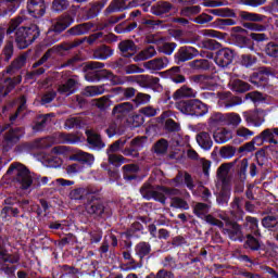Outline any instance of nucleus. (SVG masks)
<instances>
[{
    "instance_id": "obj_23",
    "label": "nucleus",
    "mask_w": 278,
    "mask_h": 278,
    "mask_svg": "<svg viewBox=\"0 0 278 278\" xmlns=\"http://www.w3.org/2000/svg\"><path fill=\"white\" fill-rule=\"evenodd\" d=\"M194 97H197V91L188 86H182L181 88L177 89L173 94V99H175V101L179 99H190Z\"/></svg>"
},
{
    "instance_id": "obj_12",
    "label": "nucleus",
    "mask_w": 278,
    "mask_h": 278,
    "mask_svg": "<svg viewBox=\"0 0 278 278\" xmlns=\"http://www.w3.org/2000/svg\"><path fill=\"white\" fill-rule=\"evenodd\" d=\"M233 55H235L233 50L229 48H224L216 52L214 62L220 68H226V66H229V64L233 62Z\"/></svg>"
},
{
    "instance_id": "obj_18",
    "label": "nucleus",
    "mask_w": 278,
    "mask_h": 278,
    "mask_svg": "<svg viewBox=\"0 0 278 278\" xmlns=\"http://www.w3.org/2000/svg\"><path fill=\"white\" fill-rule=\"evenodd\" d=\"M87 142L93 151H101V149H105V143L101 140V136L90 130L87 131Z\"/></svg>"
},
{
    "instance_id": "obj_46",
    "label": "nucleus",
    "mask_w": 278,
    "mask_h": 278,
    "mask_svg": "<svg viewBox=\"0 0 278 278\" xmlns=\"http://www.w3.org/2000/svg\"><path fill=\"white\" fill-rule=\"evenodd\" d=\"M25 105H27V98H25V96H22L20 98V105H18L17 110L15 111V113L13 115L10 116L11 123H14V121H16V118H18V114H21L23 112V110H25Z\"/></svg>"
},
{
    "instance_id": "obj_42",
    "label": "nucleus",
    "mask_w": 278,
    "mask_h": 278,
    "mask_svg": "<svg viewBox=\"0 0 278 278\" xmlns=\"http://www.w3.org/2000/svg\"><path fill=\"white\" fill-rule=\"evenodd\" d=\"M68 5H71L68 0H53L52 12H64V10L68 9Z\"/></svg>"
},
{
    "instance_id": "obj_48",
    "label": "nucleus",
    "mask_w": 278,
    "mask_h": 278,
    "mask_svg": "<svg viewBox=\"0 0 278 278\" xmlns=\"http://www.w3.org/2000/svg\"><path fill=\"white\" fill-rule=\"evenodd\" d=\"M10 212L13 218H18V214H21V211L17 207L3 206L1 210V216H3V218H8V216H10Z\"/></svg>"
},
{
    "instance_id": "obj_19",
    "label": "nucleus",
    "mask_w": 278,
    "mask_h": 278,
    "mask_svg": "<svg viewBox=\"0 0 278 278\" xmlns=\"http://www.w3.org/2000/svg\"><path fill=\"white\" fill-rule=\"evenodd\" d=\"M27 64V56L25 54L20 55L17 59L13 60L10 66L3 71V75H13L14 71H21L23 66Z\"/></svg>"
},
{
    "instance_id": "obj_28",
    "label": "nucleus",
    "mask_w": 278,
    "mask_h": 278,
    "mask_svg": "<svg viewBox=\"0 0 278 278\" xmlns=\"http://www.w3.org/2000/svg\"><path fill=\"white\" fill-rule=\"evenodd\" d=\"M229 86L230 89L233 90V92H249V90H251V85L241 79L231 80Z\"/></svg>"
},
{
    "instance_id": "obj_15",
    "label": "nucleus",
    "mask_w": 278,
    "mask_h": 278,
    "mask_svg": "<svg viewBox=\"0 0 278 278\" xmlns=\"http://www.w3.org/2000/svg\"><path fill=\"white\" fill-rule=\"evenodd\" d=\"M243 117L245 118L249 125H253V127H262L264 125V111L255 110V111H247L243 112Z\"/></svg>"
},
{
    "instance_id": "obj_47",
    "label": "nucleus",
    "mask_w": 278,
    "mask_h": 278,
    "mask_svg": "<svg viewBox=\"0 0 278 278\" xmlns=\"http://www.w3.org/2000/svg\"><path fill=\"white\" fill-rule=\"evenodd\" d=\"M170 207H176L177 210H190L187 201L181 198H172Z\"/></svg>"
},
{
    "instance_id": "obj_13",
    "label": "nucleus",
    "mask_w": 278,
    "mask_h": 278,
    "mask_svg": "<svg viewBox=\"0 0 278 278\" xmlns=\"http://www.w3.org/2000/svg\"><path fill=\"white\" fill-rule=\"evenodd\" d=\"M23 0H0V18L12 16L21 8Z\"/></svg>"
},
{
    "instance_id": "obj_32",
    "label": "nucleus",
    "mask_w": 278,
    "mask_h": 278,
    "mask_svg": "<svg viewBox=\"0 0 278 278\" xmlns=\"http://www.w3.org/2000/svg\"><path fill=\"white\" fill-rule=\"evenodd\" d=\"M86 212L88 214H94L96 216H101L104 212L103 204L99 202H89L86 205Z\"/></svg>"
},
{
    "instance_id": "obj_10",
    "label": "nucleus",
    "mask_w": 278,
    "mask_h": 278,
    "mask_svg": "<svg viewBox=\"0 0 278 278\" xmlns=\"http://www.w3.org/2000/svg\"><path fill=\"white\" fill-rule=\"evenodd\" d=\"M161 187H153V185L147 182L144 184L141 189V195L143 199H147L148 201L151 199H154V201H159V203H166V197L163 195Z\"/></svg>"
},
{
    "instance_id": "obj_63",
    "label": "nucleus",
    "mask_w": 278,
    "mask_h": 278,
    "mask_svg": "<svg viewBox=\"0 0 278 278\" xmlns=\"http://www.w3.org/2000/svg\"><path fill=\"white\" fill-rule=\"evenodd\" d=\"M202 36H206L207 38H218L223 39L225 36H223V33L214 29H204L201 31Z\"/></svg>"
},
{
    "instance_id": "obj_45",
    "label": "nucleus",
    "mask_w": 278,
    "mask_h": 278,
    "mask_svg": "<svg viewBox=\"0 0 278 278\" xmlns=\"http://www.w3.org/2000/svg\"><path fill=\"white\" fill-rule=\"evenodd\" d=\"M106 155L110 164H113V166H121L125 164V159L123 155L114 154L113 152H109Z\"/></svg>"
},
{
    "instance_id": "obj_57",
    "label": "nucleus",
    "mask_w": 278,
    "mask_h": 278,
    "mask_svg": "<svg viewBox=\"0 0 278 278\" xmlns=\"http://www.w3.org/2000/svg\"><path fill=\"white\" fill-rule=\"evenodd\" d=\"M168 150V142L164 139H161L160 141H157L154 146V151L155 153H157L159 155H162L163 153H165Z\"/></svg>"
},
{
    "instance_id": "obj_21",
    "label": "nucleus",
    "mask_w": 278,
    "mask_h": 278,
    "mask_svg": "<svg viewBox=\"0 0 278 278\" xmlns=\"http://www.w3.org/2000/svg\"><path fill=\"white\" fill-rule=\"evenodd\" d=\"M131 110H134V104L130 102H124L114 106L112 114L115 118H123V116H127Z\"/></svg>"
},
{
    "instance_id": "obj_50",
    "label": "nucleus",
    "mask_w": 278,
    "mask_h": 278,
    "mask_svg": "<svg viewBox=\"0 0 278 278\" xmlns=\"http://www.w3.org/2000/svg\"><path fill=\"white\" fill-rule=\"evenodd\" d=\"M94 105H97L99 110H108V108H111L112 105V100L108 97H102L94 100Z\"/></svg>"
},
{
    "instance_id": "obj_64",
    "label": "nucleus",
    "mask_w": 278,
    "mask_h": 278,
    "mask_svg": "<svg viewBox=\"0 0 278 278\" xmlns=\"http://www.w3.org/2000/svg\"><path fill=\"white\" fill-rule=\"evenodd\" d=\"M265 52L269 58H278V46L275 43H268Z\"/></svg>"
},
{
    "instance_id": "obj_35",
    "label": "nucleus",
    "mask_w": 278,
    "mask_h": 278,
    "mask_svg": "<svg viewBox=\"0 0 278 278\" xmlns=\"http://www.w3.org/2000/svg\"><path fill=\"white\" fill-rule=\"evenodd\" d=\"M157 52L155 51V48L149 47L146 50H142L137 56H135V62H142L144 60H149L153 58Z\"/></svg>"
},
{
    "instance_id": "obj_44",
    "label": "nucleus",
    "mask_w": 278,
    "mask_h": 278,
    "mask_svg": "<svg viewBox=\"0 0 278 278\" xmlns=\"http://www.w3.org/2000/svg\"><path fill=\"white\" fill-rule=\"evenodd\" d=\"M144 78L146 84L153 88V90H162V85H160V78L153 76H142Z\"/></svg>"
},
{
    "instance_id": "obj_34",
    "label": "nucleus",
    "mask_w": 278,
    "mask_h": 278,
    "mask_svg": "<svg viewBox=\"0 0 278 278\" xmlns=\"http://www.w3.org/2000/svg\"><path fill=\"white\" fill-rule=\"evenodd\" d=\"M105 92L104 86H89L86 87L83 91L85 97H98V94H103Z\"/></svg>"
},
{
    "instance_id": "obj_8",
    "label": "nucleus",
    "mask_w": 278,
    "mask_h": 278,
    "mask_svg": "<svg viewBox=\"0 0 278 278\" xmlns=\"http://www.w3.org/2000/svg\"><path fill=\"white\" fill-rule=\"evenodd\" d=\"M71 52V43H59L53 46L52 48L48 49L46 53L33 64V68H39L43 64H47L48 60H51L53 54L56 55H66Z\"/></svg>"
},
{
    "instance_id": "obj_54",
    "label": "nucleus",
    "mask_w": 278,
    "mask_h": 278,
    "mask_svg": "<svg viewBox=\"0 0 278 278\" xmlns=\"http://www.w3.org/2000/svg\"><path fill=\"white\" fill-rule=\"evenodd\" d=\"M219 155L224 160H231L236 155V149L233 147H224L220 149Z\"/></svg>"
},
{
    "instance_id": "obj_16",
    "label": "nucleus",
    "mask_w": 278,
    "mask_h": 278,
    "mask_svg": "<svg viewBox=\"0 0 278 278\" xmlns=\"http://www.w3.org/2000/svg\"><path fill=\"white\" fill-rule=\"evenodd\" d=\"M169 61L168 58H157L143 63V66L150 73H157V71H162L168 66Z\"/></svg>"
},
{
    "instance_id": "obj_53",
    "label": "nucleus",
    "mask_w": 278,
    "mask_h": 278,
    "mask_svg": "<svg viewBox=\"0 0 278 278\" xmlns=\"http://www.w3.org/2000/svg\"><path fill=\"white\" fill-rule=\"evenodd\" d=\"M53 138L59 144H68V142H71V134L56 132Z\"/></svg>"
},
{
    "instance_id": "obj_31",
    "label": "nucleus",
    "mask_w": 278,
    "mask_h": 278,
    "mask_svg": "<svg viewBox=\"0 0 278 278\" xmlns=\"http://www.w3.org/2000/svg\"><path fill=\"white\" fill-rule=\"evenodd\" d=\"M14 55V42L8 41L2 49L1 60L3 62H10Z\"/></svg>"
},
{
    "instance_id": "obj_33",
    "label": "nucleus",
    "mask_w": 278,
    "mask_h": 278,
    "mask_svg": "<svg viewBox=\"0 0 278 278\" xmlns=\"http://www.w3.org/2000/svg\"><path fill=\"white\" fill-rule=\"evenodd\" d=\"M113 54L114 51L110 49V47L103 46L94 52L93 58L96 60H108V58H112Z\"/></svg>"
},
{
    "instance_id": "obj_7",
    "label": "nucleus",
    "mask_w": 278,
    "mask_h": 278,
    "mask_svg": "<svg viewBox=\"0 0 278 278\" xmlns=\"http://www.w3.org/2000/svg\"><path fill=\"white\" fill-rule=\"evenodd\" d=\"M71 160L72 162H79V163H72L71 173H80V170H83L84 168V166H81V163L88 164L89 166H92V164H94V155L90 153H86L81 150L72 149Z\"/></svg>"
},
{
    "instance_id": "obj_3",
    "label": "nucleus",
    "mask_w": 278,
    "mask_h": 278,
    "mask_svg": "<svg viewBox=\"0 0 278 278\" xmlns=\"http://www.w3.org/2000/svg\"><path fill=\"white\" fill-rule=\"evenodd\" d=\"M71 26V13H65L61 16V18L52 25L48 31L46 33V37L39 43L40 48L51 47L55 45V42H60V34L64 31V29Z\"/></svg>"
},
{
    "instance_id": "obj_14",
    "label": "nucleus",
    "mask_w": 278,
    "mask_h": 278,
    "mask_svg": "<svg viewBox=\"0 0 278 278\" xmlns=\"http://www.w3.org/2000/svg\"><path fill=\"white\" fill-rule=\"evenodd\" d=\"M227 175H229V165L223 164L217 170V177L222 181L223 187L220 194L225 200L229 199V192L231 190V188L227 184Z\"/></svg>"
},
{
    "instance_id": "obj_11",
    "label": "nucleus",
    "mask_w": 278,
    "mask_h": 278,
    "mask_svg": "<svg viewBox=\"0 0 278 278\" xmlns=\"http://www.w3.org/2000/svg\"><path fill=\"white\" fill-rule=\"evenodd\" d=\"M27 11L33 18H42L47 14V2L45 0H27Z\"/></svg>"
},
{
    "instance_id": "obj_6",
    "label": "nucleus",
    "mask_w": 278,
    "mask_h": 278,
    "mask_svg": "<svg viewBox=\"0 0 278 278\" xmlns=\"http://www.w3.org/2000/svg\"><path fill=\"white\" fill-rule=\"evenodd\" d=\"M142 7L144 12H149L151 2H142L140 0H113L106 8L108 14L114 12H123L124 10H131V8Z\"/></svg>"
},
{
    "instance_id": "obj_40",
    "label": "nucleus",
    "mask_w": 278,
    "mask_h": 278,
    "mask_svg": "<svg viewBox=\"0 0 278 278\" xmlns=\"http://www.w3.org/2000/svg\"><path fill=\"white\" fill-rule=\"evenodd\" d=\"M210 13L214 14V16L236 17V13L229 8L213 9V10H210Z\"/></svg>"
},
{
    "instance_id": "obj_56",
    "label": "nucleus",
    "mask_w": 278,
    "mask_h": 278,
    "mask_svg": "<svg viewBox=\"0 0 278 278\" xmlns=\"http://www.w3.org/2000/svg\"><path fill=\"white\" fill-rule=\"evenodd\" d=\"M58 92L67 97L71 94V74H67L66 83L59 86Z\"/></svg>"
},
{
    "instance_id": "obj_1",
    "label": "nucleus",
    "mask_w": 278,
    "mask_h": 278,
    "mask_svg": "<svg viewBox=\"0 0 278 278\" xmlns=\"http://www.w3.org/2000/svg\"><path fill=\"white\" fill-rule=\"evenodd\" d=\"M7 175H13V181L17 184L21 190H29L30 188H38L49 184V177L34 176L27 166L18 162H14L9 166Z\"/></svg>"
},
{
    "instance_id": "obj_20",
    "label": "nucleus",
    "mask_w": 278,
    "mask_h": 278,
    "mask_svg": "<svg viewBox=\"0 0 278 278\" xmlns=\"http://www.w3.org/2000/svg\"><path fill=\"white\" fill-rule=\"evenodd\" d=\"M224 233L230 238V240H242V230L240 229V225L230 223L227 224V228L224 229Z\"/></svg>"
},
{
    "instance_id": "obj_38",
    "label": "nucleus",
    "mask_w": 278,
    "mask_h": 278,
    "mask_svg": "<svg viewBox=\"0 0 278 278\" xmlns=\"http://www.w3.org/2000/svg\"><path fill=\"white\" fill-rule=\"evenodd\" d=\"M239 16L242 18V21H252L254 23H260L264 20V17L260 14L250 13L247 11H240Z\"/></svg>"
},
{
    "instance_id": "obj_30",
    "label": "nucleus",
    "mask_w": 278,
    "mask_h": 278,
    "mask_svg": "<svg viewBox=\"0 0 278 278\" xmlns=\"http://www.w3.org/2000/svg\"><path fill=\"white\" fill-rule=\"evenodd\" d=\"M51 121V114L41 115L38 117V121L33 126L34 131H45L47 129V125H49Z\"/></svg>"
},
{
    "instance_id": "obj_52",
    "label": "nucleus",
    "mask_w": 278,
    "mask_h": 278,
    "mask_svg": "<svg viewBox=\"0 0 278 278\" xmlns=\"http://www.w3.org/2000/svg\"><path fill=\"white\" fill-rule=\"evenodd\" d=\"M262 225L265 227V229H275V227L278 225L277 217L269 215L263 218Z\"/></svg>"
},
{
    "instance_id": "obj_60",
    "label": "nucleus",
    "mask_w": 278,
    "mask_h": 278,
    "mask_svg": "<svg viewBox=\"0 0 278 278\" xmlns=\"http://www.w3.org/2000/svg\"><path fill=\"white\" fill-rule=\"evenodd\" d=\"M201 12L200 5L187 7L181 10L182 16H194V14H199Z\"/></svg>"
},
{
    "instance_id": "obj_4",
    "label": "nucleus",
    "mask_w": 278,
    "mask_h": 278,
    "mask_svg": "<svg viewBox=\"0 0 278 278\" xmlns=\"http://www.w3.org/2000/svg\"><path fill=\"white\" fill-rule=\"evenodd\" d=\"M9 129V130H8ZM7 131L3 137L2 147L3 151H12L16 144L21 142V139L25 136L24 127H10V124H0V134Z\"/></svg>"
},
{
    "instance_id": "obj_25",
    "label": "nucleus",
    "mask_w": 278,
    "mask_h": 278,
    "mask_svg": "<svg viewBox=\"0 0 278 278\" xmlns=\"http://www.w3.org/2000/svg\"><path fill=\"white\" fill-rule=\"evenodd\" d=\"M213 138L217 144H225V142H229V140H231L232 135L229 130L220 128L214 132Z\"/></svg>"
},
{
    "instance_id": "obj_29",
    "label": "nucleus",
    "mask_w": 278,
    "mask_h": 278,
    "mask_svg": "<svg viewBox=\"0 0 278 278\" xmlns=\"http://www.w3.org/2000/svg\"><path fill=\"white\" fill-rule=\"evenodd\" d=\"M170 3L161 1L151 8V12L155 14V16H162V14L170 12Z\"/></svg>"
},
{
    "instance_id": "obj_55",
    "label": "nucleus",
    "mask_w": 278,
    "mask_h": 278,
    "mask_svg": "<svg viewBox=\"0 0 278 278\" xmlns=\"http://www.w3.org/2000/svg\"><path fill=\"white\" fill-rule=\"evenodd\" d=\"M127 144V140L125 139H119L115 141L113 144L110 146V148L106 150V153H116L123 149Z\"/></svg>"
},
{
    "instance_id": "obj_26",
    "label": "nucleus",
    "mask_w": 278,
    "mask_h": 278,
    "mask_svg": "<svg viewBox=\"0 0 278 278\" xmlns=\"http://www.w3.org/2000/svg\"><path fill=\"white\" fill-rule=\"evenodd\" d=\"M119 50L124 58H131L136 53V43L131 40H124L119 43Z\"/></svg>"
},
{
    "instance_id": "obj_51",
    "label": "nucleus",
    "mask_w": 278,
    "mask_h": 278,
    "mask_svg": "<svg viewBox=\"0 0 278 278\" xmlns=\"http://www.w3.org/2000/svg\"><path fill=\"white\" fill-rule=\"evenodd\" d=\"M255 132L249 130L247 127H239L236 130V136L242 140H249L251 136H254Z\"/></svg>"
},
{
    "instance_id": "obj_2",
    "label": "nucleus",
    "mask_w": 278,
    "mask_h": 278,
    "mask_svg": "<svg viewBox=\"0 0 278 278\" xmlns=\"http://www.w3.org/2000/svg\"><path fill=\"white\" fill-rule=\"evenodd\" d=\"M18 25L17 21L12 22L7 34L8 36L14 34L17 48L27 49L29 45H34L40 38V27L36 24H31L29 27H18Z\"/></svg>"
},
{
    "instance_id": "obj_39",
    "label": "nucleus",
    "mask_w": 278,
    "mask_h": 278,
    "mask_svg": "<svg viewBox=\"0 0 278 278\" xmlns=\"http://www.w3.org/2000/svg\"><path fill=\"white\" fill-rule=\"evenodd\" d=\"M48 68H50L49 64H45L43 67H36L33 71L26 73V78L36 79L37 77H40V75H45Z\"/></svg>"
},
{
    "instance_id": "obj_37",
    "label": "nucleus",
    "mask_w": 278,
    "mask_h": 278,
    "mask_svg": "<svg viewBox=\"0 0 278 278\" xmlns=\"http://www.w3.org/2000/svg\"><path fill=\"white\" fill-rule=\"evenodd\" d=\"M135 251L137 255L142 260V257H147V255L151 253V244L147 242H140L139 244L136 245Z\"/></svg>"
},
{
    "instance_id": "obj_49",
    "label": "nucleus",
    "mask_w": 278,
    "mask_h": 278,
    "mask_svg": "<svg viewBox=\"0 0 278 278\" xmlns=\"http://www.w3.org/2000/svg\"><path fill=\"white\" fill-rule=\"evenodd\" d=\"M225 118L229 123V125H233L235 127H238V125L242 123V117H240V114L238 113H227L225 115Z\"/></svg>"
},
{
    "instance_id": "obj_61",
    "label": "nucleus",
    "mask_w": 278,
    "mask_h": 278,
    "mask_svg": "<svg viewBox=\"0 0 278 278\" xmlns=\"http://www.w3.org/2000/svg\"><path fill=\"white\" fill-rule=\"evenodd\" d=\"M245 249L257 251V249H260V241H257V239H255L253 236L249 235L245 242Z\"/></svg>"
},
{
    "instance_id": "obj_27",
    "label": "nucleus",
    "mask_w": 278,
    "mask_h": 278,
    "mask_svg": "<svg viewBox=\"0 0 278 278\" xmlns=\"http://www.w3.org/2000/svg\"><path fill=\"white\" fill-rule=\"evenodd\" d=\"M254 140H262V142H269V144H277L275 139V128H267L261 132L260 136L255 137Z\"/></svg>"
},
{
    "instance_id": "obj_36",
    "label": "nucleus",
    "mask_w": 278,
    "mask_h": 278,
    "mask_svg": "<svg viewBox=\"0 0 278 278\" xmlns=\"http://www.w3.org/2000/svg\"><path fill=\"white\" fill-rule=\"evenodd\" d=\"M189 66L193 71H207L210 68V61L205 59L194 60L189 63Z\"/></svg>"
},
{
    "instance_id": "obj_5",
    "label": "nucleus",
    "mask_w": 278,
    "mask_h": 278,
    "mask_svg": "<svg viewBox=\"0 0 278 278\" xmlns=\"http://www.w3.org/2000/svg\"><path fill=\"white\" fill-rule=\"evenodd\" d=\"M176 110L187 116H205L207 114V105L200 100L179 101L176 103Z\"/></svg>"
},
{
    "instance_id": "obj_24",
    "label": "nucleus",
    "mask_w": 278,
    "mask_h": 278,
    "mask_svg": "<svg viewBox=\"0 0 278 278\" xmlns=\"http://www.w3.org/2000/svg\"><path fill=\"white\" fill-rule=\"evenodd\" d=\"M197 142L201 149H204V151H210V149H212V144H214L208 132L198 134Z\"/></svg>"
},
{
    "instance_id": "obj_62",
    "label": "nucleus",
    "mask_w": 278,
    "mask_h": 278,
    "mask_svg": "<svg viewBox=\"0 0 278 278\" xmlns=\"http://www.w3.org/2000/svg\"><path fill=\"white\" fill-rule=\"evenodd\" d=\"M123 170H124L125 179L127 178L132 179V177H129V175H131V173H138L139 168H138V165L136 164H129V165H124Z\"/></svg>"
},
{
    "instance_id": "obj_22",
    "label": "nucleus",
    "mask_w": 278,
    "mask_h": 278,
    "mask_svg": "<svg viewBox=\"0 0 278 278\" xmlns=\"http://www.w3.org/2000/svg\"><path fill=\"white\" fill-rule=\"evenodd\" d=\"M186 184L187 188L190 190H194V182L192 181V176L186 172H179L176 178L174 179L175 186H181Z\"/></svg>"
},
{
    "instance_id": "obj_43",
    "label": "nucleus",
    "mask_w": 278,
    "mask_h": 278,
    "mask_svg": "<svg viewBox=\"0 0 278 278\" xmlns=\"http://www.w3.org/2000/svg\"><path fill=\"white\" fill-rule=\"evenodd\" d=\"M247 227L254 233L255 236H260V226L257 223V218L255 217H247Z\"/></svg>"
},
{
    "instance_id": "obj_41",
    "label": "nucleus",
    "mask_w": 278,
    "mask_h": 278,
    "mask_svg": "<svg viewBox=\"0 0 278 278\" xmlns=\"http://www.w3.org/2000/svg\"><path fill=\"white\" fill-rule=\"evenodd\" d=\"M0 260L9 264H16V262H18L17 260L10 258V255H8V250L3 247L2 236H0Z\"/></svg>"
},
{
    "instance_id": "obj_17",
    "label": "nucleus",
    "mask_w": 278,
    "mask_h": 278,
    "mask_svg": "<svg viewBox=\"0 0 278 278\" xmlns=\"http://www.w3.org/2000/svg\"><path fill=\"white\" fill-rule=\"evenodd\" d=\"M199 55V50L193 47H182L179 49L176 58L178 62H188V60H192Z\"/></svg>"
},
{
    "instance_id": "obj_59",
    "label": "nucleus",
    "mask_w": 278,
    "mask_h": 278,
    "mask_svg": "<svg viewBox=\"0 0 278 278\" xmlns=\"http://www.w3.org/2000/svg\"><path fill=\"white\" fill-rule=\"evenodd\" d=\"M257 62V59L250 54H243L241 55V64L242 66H245V68H250V66H253Z\"/></svg>"
},
{
    "instance_id": "obj_58",
    "label": "nucleus",
    "mask_w": 278,
    "mask_h": 278,
    "mask_svg": "<svg viewBox=\"0 0 278 278\" xmlns=\"http://www.w3.org/2000/svg\"><path fill=\"white\" fill-rule=\"evenodd\" d=\"M102 76L105 77L106 79H109V81H111V84H113V86L123 84V81H121V78H118V76H115L112 72H110L108 70L102 71Z\"/></svg>"
},
{
    "instance_id": "obj_9",
    "label": "nucleus",
    "mask_w": 278,
    "mask_h": 278,
    "mask_svg": "<svg viewBox=\"0 0 278 278\" xmlns=\"http://www.w3.org/2000/svg\"><path fill=\"white\" fill-rule=\"evenodd\" d=\"M193 213L195 214V216H198V218L205 220V223H207L208 225H213L215 227H219V229H223V222L210 215V205L205 203H197L193 206Z\"/></svg>"
}]
</instances>
